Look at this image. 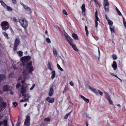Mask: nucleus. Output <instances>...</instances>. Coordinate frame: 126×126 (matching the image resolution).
I'll list each match as a JSON object with an SVG mask.
<instances>
[{
	"label": "nucleus",
	"instance_id": "39",
	"mask_svg": "<svg viewBox=\"0 0 126 126\" xmlns=\"http://www.w3.org/2000/svg\"><path fill=\"white\" fill-rule=\"evenodd\" d=\"M18 53V55L20 56H22V52L21 51H19Z\"/></svg>",
	"mask_w": 126,
	"mask_h": 126
},
{
	"label": "nucleus",
	"instance_id": "44",
	"mask_svg": "<svg viewBox=\"0 0 126 126\" xmlns=\"http://www.w3.org/2000/svg\"><path fill=\"white\" fill-rule=\"evenodd\" d=\"M20 86V84L19 83H18L16 85V88L17 89Z\"/></svg>",
	"mask_w": 126,
	"mask_h": 126
},
{
	"label": "nucleus",
	"instance_id": "48",
	"mask_svg": "<svg viewBox=\"0 0 126 126\" xmlns=\"http://www.w3.org/2000/svg\"><path fill=\"white\" fill-rule=\"evenodd\" d=\"M70 85L71 86H73L74 85V84L72 81H71L69 83Z\"/></svg>",
	"mask_w": 126,
	"mask_h": 126
},
{
	"label": "nucleus",
	"instance_id": "38",
	"mask_svg": "<svg viewBox=\"0 0 126 126\" xmlns=\"http://www.w3.org/2000/svg\"><path fill=\"white\" fill-rule=\"evenodd\" d=\"M50 119L48 118H46L44 119V121L45 122H50Z\"/></svg>",
	"mask_w": 126,
	"mask_h": 126
},
{
	"label": "nucleus",
	"instance_id": "15",
	"mask_svg": "<svg viewBox=\"0 0 126 126\" xmlns=\"http://www.w3.org/2000/svg\"><path fill=\"white\" fill-rule=\"evenodd\" d=\"M53 89V86H51L50 88L48 93V95L49 96H51L54 93Z\"/></svg>",
	"mask_w": 126,
	"mask_h": 126
},
{
	"label": "nucleus",
	"instance_id": "57",
	"mask_svg": "<svg viewBox=\"0 0 126 126\" xmlns=\"http://www.w3.org/2000/svg\"><path fill=\"white\" fill-rule=\"evenodd\" d=\"M85 29L86 33L87 34V27L86 26H85Z\"/></svg>",
	"mask_w": 126,
	"mask_h": 126
},
{
	"label": "nucleus",
	"instance_id": "21",
	"mask_svg": "<svg viewBox=\"0 0 126 126\" xmlns=\"http://www.w3.org/2000/svg\"><path fill=\"white\" fill-rule=\"evenodd\" d=\"M19 40L17 39H16L15 41L14 45L17 46L19 45Z\"/></svg>",
	"mask_w": 126,
	"mask_h": 126
},
{
	"label": "nucleus",
	"instance_id": "6",
	"mask_svg": "<svg viewBox=\"0 0 126 126\" xmlns=\"http://www.w3.org/2000/svg\"><path fill=\"white\" fill-rule=\"evenodd\" d=\"M31 58L30 56H26L21 58L20 60L22 62L23 65H24V63L29 61Z\"/></svg>",
	"mask_w": 126,
	"mask_h": 126
},
{
	"label": "nucleus",
	"instance_id": "51",
	"mask_svg": "<svg viewBox=\"0 0 126 126\" xmlns=\"http://www.w3.org/2000/svg\"><path fill=\"white\" fill-rule=\"evenodd\" d=\"M12 0L13 3L15 4L16 3V0Z\"/></svg>",
	"mask_w": 126,
	"mask_h": 126
},
{
	"label": "nucleus",
	"instance_id": "42",
	"mask_svg": "<svg viewBox=\"0 0 126 126\" xmlns=\"http://www.w3.org/2000/svg\"><path fill=\"white\" fill-rule=\"evenodd\" d=\"M47 42L48 43H51V41L49 38H47L46 39Z\"/></svg>",
	"mask_w": 126,
	"mask_h": 126
},
{
	"label": "nucleus",
	"instance_id": "47",
	"mask_svg": "<svg viewBox=\"0 0 126 126\" xmlns=\"http://www.w3.org/2000/svg\"><path fill=\"white\" fill-rule=\"evenodd\" d=\"M14 75V73H10L9 75L10 77H13Z\"/></svg>",
	"mask_w": 126,
	"mask_h": 126
},
{
	"label": "nucleus",
	"instance_id": "16",
	"mask_svg": "<svg viewBox=\"0 0 126 126\" xmlns=\"http://www.w3.org/2000/svg\"><path fill=\"white\" fill-rule=\"evenodd\" d=\"M112 67L113 68V69L115 70L117 68V63L116 62L114 61L113 62V64L112 65Z\"/></svg>",
	"mask_w": 126,
	"mask_h": 126
},
{
	"label": "nucleus",
	"instance_id": "3",
	"mask_svg": "<svg viewBox=\"0 0 126 126\" xmlns=\"http://www.w3.org/2000/svg\"><path fill=\"white\" fill-rule=\"evenodd\" d=\"M1 25L2 29L5 31L9 27L8 23L7 21H4L2 22Z\"/></svg>",
	"mask_w": 126,
	"mask_h": 126
},
{
	"label": "nucleus",
	"instance_id": "60",
	"mask_svg": "<svg viewBox=\"0 0 126 126\" xmlns=\"http://www.w3.org/2000/svg\"><path fill=\"white\" fill-rule=\"evenodd\" d=\"M27 105V103H25L24 105V106L25 107Z\"/></svg>",
	"mask_w": 126,
	"mask_h": 126
},
{
	"label": "nucleus",
	"instance_id": "55",
	"mask_svg": "<svg viewBox=\"0 0 126 126\" xmlns=\"http://www.w3.org/2000/svg\"><path fill=\"white\" fill-rule=\"evenodd\" d=\"M105 17L106 19L107 20V21H108V20H110L109 18L106 15H105Z\"/></svg>",
	"mask_w": 126,
	"mask_h": 126
},
{
	"label": "nucleus",
	"instance_id": "35",
	"mask_svg": "<svg viewBox=\"0 0 126 126\" xmlns=\"http://www.w3.org/2000/svg\"><path fill=\"white\" fill-rule=\"evenodd\" d=\"M85 101L87 102V99L84 96L80 95H79Z\"/></svg>",
	"mask_w": 126,
	"mask_h": 126
},
{
	"label": "nucleus",
	"instance_id": "10",
	"mask_svg": "<svg viewBox=\"0 0 126 126\" xmlns=\"http://www.w3.org/2000/svg\"><path fill=\"white\" fill-rule=\"evenodd\" d=\"M88 87L89 89L92 91L96 95H98V93L96 89L94 88L93 87L90 86H88Z\"/></svg>",
	"mask_w": 126,
	"mask_h": 126
},
{
	"label": "nucleus",
	"instance_id": "14",
	"mask_svg": "<svg viewBox=\"0 0 126 126\" xmlns=\"http://www.w3.org/2000/svg\"><path fill=\"white\" fill-rule=\"evenodd\" d=\"M46 100L50 103H53L54 101V99L53 98H50V97H48L46 98Z\"/></svg>",
	"mask_w": 126,
	"mask_h": 126
},
{
	"label": "nucleus",
	"instance_id": "4",
	"mask_svg": "<svg viewBox=\"0 0 126 126\" xmlns=\"http://www.w3.org/2000/svg\"><path fill=\"white\" fill-rule=\"evenodd\" d=\"M103 5L105 11L106 12H107L109 11V3L108 0H103Z\"/></svg>",
	"mask_w": 126,
	"mask_h": 126
},
{
	"label": "nucleus",
	"instance_id": "50",
	"mask_svg": "<svg viewBox=\"0 0 126 126\" xmlns=\"http://www.w3.org/2000/svg\"><path fill=\"white\" fill-rule=\"evenodd\" d=\"M35 86V84L33 85L32 87L30 88V90H32L33 88Z\"/></svg>",
	"mask_w": 126,
	"mask_h": 126
},
{
	"label": "nucleus",
	"instance_id": "64",
	"mask_svg": "<svg viewBox=\"0 0 126 126\" xmlns=\"http://www.w3.org/2000/svg\"><path fill=\"white\" fill-rule=\"evenodd\" d=\"M87 36H88V31L87 30Z\"/></svg>",
	"mask_w": 126,
	"mask_h": 126
},
{
	"label": "nucleus",
	"instance_id": "31",
	"mask_svg": "<svg viewBox=\"0 0 126 126\" xmlns=\"http://www.w3.org/2000/svg\"><path fill=\"white\" fill-rule=\"evenodd\" d=\"M51 64L49 62L47 64V67L51 71H52V69L51 68Z\"/></svg>",
	"mask_w": 126,
	"mask_h": 126
},
{
	"label": "nucleus",
	"instance_id": "24",
	"mask_svg": "<svg viewBox=\"0 0 126 126\" xmlns=\"http://www.w3.org/2000/svg\"><path fill=\"white\" fill-rule=\"evenodd\" d=\"M3 91L4 92L8 91V87L7 85H5L3 87Z\"/></svg>",
	"mask_w": 126,
	"mask_h": 126
},
{
	"label": "nucleus",
	"instance_id": "32",
	"mask_svg": "<svg viewBox=\"0 0 126 126\" xmlns=\"http://www.w3.org/2000/svg\"><path fill=\"white\" fill-rule=\"evenodd\" d=\"M71 112H69L66 114L64 116V119H66L68 117L69 115H70Z\"/></svg>",
	"mask_w": 126,
	"mask_h": 126
},
{
	"label": "nucleus",
	"instance_id": "41",
	"mask_svg": "<svg viewBox=\"0 0 126 126\" xmlns=\"http://www.w3.org/2000/svg\"><path fill=\"white\" fill-rule=\"evenodd\" d=\"M109 101V103L111 105L113 104V103L112 101L111 100V98L108 100Z\"/></svg>",
	"mask_w": 126,
	"mask_h": 126
},
{
	"label": "nucleus",
	"instance_id": "54",
	"mask_svg": "<svg viewBox=\"0 0 126 126\" xmlns=\"http://www.w3.org/2000/svg\"><path fill=\"white\" fill-rule=\"evenodd\" d=\"M26 101H26L25 100V99H22V100H21L20 101V102H26Z\"/></svg>",
	"mask_w": 126,
	"mask_h": 126
},
{
	"label": "nucleus",
	"instance_id": "22",
	"mask_svg": "<svg viewBox=\"0 0 126 126\" xmlns=\"http://www.w3.org/2000/svg\"><path fill=\"white\" fill-rule=\"evenodd\" d=\"M110 29L111 33H114L115 31H114L115 27L114 26H110Z\"/></svg>",
	"mask_w": 126,
	"mask_h": 126
},
{
	"label": "nucleus",
	"instance_id": "45",
	"mask_svg": "<svg viewBox=\"0 0 126 126\" xmlns=\"http://www.w3.org/2000/svg\"><path fill=\"white\" fill-rule=\"evenodd\" d=\"M13 105H14V107H16V105H17V103L16 102H14L13 103Z\"/></svg>",
	"mask_w": 126,
	"mask_h": 126
},
{
	"label": "nucleus",
	"instance_id": "26",
	"mask_svg": "<svg viewBox=\"0 0 126 126\" xmlns=\"http://www.w3.org/2000/svg\"><path fill=\"white\" fill-rule=\"evenodd\" d=\"M55 75V71H52V76L51 77L52 79H53L54 78Z\"/></svg>",
	"mask_w": 126,
	"mask_h": 126
},
{
	"label": "nucleus",
	"instance_id": "2",
	"mask_svg": "<svg viewBox=\"0 0 126 126\" xmlns=\"http://www.w3.org/2000/svg\"><path fill=\"white\" fill-rule=\"evenodd\" d=\"M32 62V61H30L27 65L26 70H24V74H28L29 72H31L33 70V68L32 66H31Z\"/></svg>",
	"mask_w": 126,
	"mask_h": 126
},
{
	"label": "nucleus",
	"instance_id": "30",
	"mask_svg": "<svg viewBox=\"0 0 126 126\" xmlns=\"http://www.w3.org/2000/svg\"><path fill=\"white\" fill-rule=\"evenodd\" d=\"M115 8H116V10L117 12V13L118 14L119 16L122 15L121 13L120 12V11H119V10H118V9L117 7H116Z\"/></svg>",
	"mask_w": 126,
	"mask_h": 126
},
{
	"label": "nucleus",
	"instance_id": "1",
	"mask_svg": "<svg viewBox=\"0 0 126 126\" xmlns=\"http://www.w3.org/2000/svg\"><path fill=\"white\" fill-rule=\"evenodd\" d=\"M24 80L21 81L22 86L21 88V93L22 94V96L24 97V98L25 99V100L27 101H28L30 96L29 95L28 93L27 92V91L28 89L25 86V85L26 84L24 83Z\"/></svg>",
	"mask_w": 126,
	"mask_h": 126
},
{
	"label": "nucleus",
	"instance_id": "18",
	"mask_svg": "<svg viewBox=\"0 0 126 126\" xmlns=\"http://www.w3.org/2000/svg\"><path fill=\"white\" fill-rule=\"evenodd\" d=\"M7 121L5 120L3 121V123L2 121L0 122V126L2 124H3L4 126H7Z\"/></svg>",
	"mask_w": 126,
	"mask_h": 126
},
{
	"label": "nucleus",
	"instance_id": "58",
	"mask_svg": "<svg viewBox=\"0 0 126 126\" xmlns=\"http://www.w3.org/2000/svg\"><path fill=\"white\" fill-rule=\"evenodd\" d=\"M2 100V98L0 97V102Z\"/></svg>",
	"mask_w": 126,
	"mask_h": 126
},
{
	"label": "nucleus",
	"instance_id": "34",
	"mask_svg": "<svg viewBox=\"0 0 126 126\" xmlns=\"http://www.w3.org/2000/svg\"><path fill=\"white\" fill-rule=\"evenodd\" d=\"M97 11L96 10L95 14V18H99L98 16Z\"/></svg>",
	"mask_w": 126,
	"mask_h": 126
},
{
	"label": "nucleus",
	"instance_id": "8",
	"mask_svg": "<svg viewBox=\"0 0 126 126\" xmlns=\"http://www.w3.org/2000/svg\"><path fill=\"white\" fill-rule=\"evenodd\" d=\"M30 117L29 116H27L26 119L24 122V125L26 126H29L30 125Z\"/></svg>",
	"mask_w": 126,
	"mask_h": 126
},
{
	"label": "nucleus",
	"instance_id": "40",
	"mask_svg": "<svg viewBox=\"0 0 126 126\" xmlns=\"http://www.w3.org/2000/svg\"><path fill=\"white\" fill-rule=\"evenodd\" d=\"M63 13L66 15V16H67V13L65 10H64L63 11Z\"/></svg>",
	"mask_w": 126,
	"mask_h": 126
},
{
	"label": "nucleus",
	"instance_id": "25",
	"mask_svg": "<svg viewBox=\"0 0 126 126\" xmlns=\"http://www.w3.org/2000/svg\"><path fill=\"white\" fill-rule=\"evenodd\" d=\"M71 46H72V47L76 51H77L78 50V49L76 47L74 43L73 44H72V45H71Z\"/></svg>",
	"mask_w": 126,
	"mask_h": 126
},
{
	"label": "nucleus",
	"instance_id": "49",
	"mask_svg": "<svg viewBox=\"0 0 126 126\" xmlns=\"http://www.w3.org/2000/svg\"><path fill=\"white\" fill-rule=\"evenodd\" d=\"M17 47V46H15L14 45V46L13 47V49L15 51L16 50V47Z\"/></svg>",
	"mask_w": 126,
	"mask_h": 126
},
{
	"label": "nucleus",
	"instance_id": "11",
	"mask_svg": "<svg viewBox=\"0 0 126 126\" xmlns=\"http://www.w3.org/2000/svg\"><path fill=\"white\" fill-rule=\"evenodd\" d=\"M6 103L5 102L3 101L0 104V107L1 110H4L6 107Z\"/></svg>",
	"mask_w": 126,
	"mask_h": 126
},
{
	"label": "nucleus",
	"instance_id": "5",
	"mask_svg": "<svg viewBox=\"0 0 126 126\" xmlns=\"http://www.w3.org/2000/svg\"><path fill=\"white\" fill-rule=\"evenodd\" d=\"M19 21L20 24L24 28H25L27 26V22L25 19H21Z\"/></svg>",
	"mask_w": 126,
	"mask_h": 126
},
{
	"label": "nucleus",
	"instance_id": "62",
	"mask_svg": "<svg viewBox=\"0 0 126 126\" xmlns=\"http://www.w3.org/2000/svg\"><path fill=\"white\" fill-rule=\"evenodd\" d=\"M47 30H46L45 31V33H46V34H47Z\"/></svg>",
	"mask_w": 126,
	"mask_h": 126
},
{
	"label": "nucleus",
	"instance_id": "13",
	"mask_svg": "<svg viewBox=\"0 0 126 126\" xmlns=\"http://www.w3.org/2000/svg\"><path fill=\"white\" fill-rule=\"evenodd\" d=\"M81 9L82 10V15L83 16H86V14L85 13L86 11V9L85 8V6L84 4H83L82 5L81 7Z\"/></svg>",
	"mask_w": 126,
	"mask_h": 126
},
{
	"label": "nucleus",
	"instance_id": "37",
	"mask_svg": "<svg viewBox=\"0 0 126 126\" xmlns=\"http://www.w3.org/2000/svg\"><path fill=\"white\" fill-rule=\"evenodd\" d=\"M112 57L114 60H115L117 59L116 55L114 54H113L112 55Z\"/></svg>",
	"mask_w": 126,
	"mask_h": 126
},
{
	"label": "nucleus",
	"instance_id": "61",
	"mask_svg": "<svg viewBox=\"0 0 126 126\" xmlns=\"http://www.w3.org/2000/svg\"><path fill=\"white\" fill-rule=\"evenodd\" d=\"M113 76H114V77H116V78H117V77H118V76H117L116 75H113Z\"/></svg>",
	"mask_w": 126,
	"mask_h": 126
},
{
	"label": "nucleus",
	"instance_id": "59",
	"mask_svg": "<svg viewBox=\"0 0 126 126\" xmlns=\"http://www.w3.org/2000/svg\"><path fill=\"white\" fill-rule=\"evenodd\" d=\"M119 79V80H120V82H122V80H121V79L120 78V79Z\"/></svg>",
	"mask_w": 126,
	"mask_h": 126
},
{
	"label": "nucleus",
	"instance_id": "19",
	"mask_svg": "<svg viewBox=\"0 0 126 126\" xmlns=\"http://www.w3.org/2000/svg\"><path fill=\"white\" fill-rule=\"evenodd\" d=\"M98 21L99 22H100V19L99 18H95V27L97 28L98 25V22L97 21Z\"/></svg>",
	"mask_w": 126,
	"mask_h": 126
},
{
	"label": "nucleus",
	"instance_id": "7",
	"mask_svg": "<svg viewBox=\"0 0 126 126\" xmlns=\"http://www.w3.org/2000/svg\"><path fill=\"white\" fill-rule=\"evenodd\" d=\"M65 38L66 39L68 43L70 45V46L74 43L73 42L72 39L67 34H65Z\"/></svg>",
	"mask_w": 126,
	"mask_h": 126
},
{
	"label": "nucleus",
	"instance_id": "53",
	"mask_svg": "<svg viewBox=\"0 0 126 126\" xmlns=\"http://www.w3.org/2000/svg\"><path fill=\"white\" fill-rule=\"evenodd\" d=\"M20 124V122H18L17 123V124L16 126H19Z\"/></svg>",
	"mask_w": 126,
	"mask_h": 126
},
{
	"label": "nucleus",
	"instance_id": "12",
	"mask_svg": "<svg viewBox=\"0 0 126 126\" xmlns=\"http://www.w3.org/2000/svg\"><path fill=\"white\" fill-rule=\"evenodd\" d=\"M24 9L28 13L31 14L32 12L31 9L27 6L24 5H23Z\"/></svg>",
	"mask_w": 126,
	"mask_h": 126
},
{
	"label": "nucleus",
	"instance_id": "46",
	"mask_svg": "<svg viewBox=\"0 0 126 126\" xmlns=\"http://www.w3.org/2000/svg\"><path fill=\"white\" fill-rule=\"evenodd\" d=\"M13 20L15 22H17V19L16 17H14L13 18Z\"/></svg>",
	"mask_w": 126,
	"mask_h": 126
},
{
	"label": "nucleus",
	"instance_id": "43",
	"mask_svg": "<svg viewBox=\"0 0 126 126\" xmlns=\"http://www.w3.org/2000/svg\"><path fill=\"white\" fill-rule=\"evenodd\" d=\"M98 92L99 94L101 95L102 96V94H103V93L101 91H100L98 90Z\"/></svg>",
	"mask_w": 126,
	"mask_h": 126
},
{
	"label": "nucleus",
	"instance_id": "52",
	"mask_svg": "<svg viewBox=\"0 0 126 126\" xmlns=\"http://www.w3.org/2000/svg\"><path fill=\"white\" fill-rule=\"evenodd\" d=\"M97 4L98 5L99 8L100 7L101 5L99 2H98Z\"/></svg>",
	"mask_w": 126,
	"mask_h": 126
},
{
	"label": "nucleus",
	"instance_id": "17",
	"mask_svg": "<svg viewBox=\"0 0 126 126\" xmlns=\"http://www.w3.org/2000/svg\"><path fill=\"white\" fill-rule=\"evenodd\" d=\"M52 50L54 55L55 57L57 56L58 54V53L57 52V49L53 47L52 48Z\"/></svg>",
	"mask_w": 126,
	"mask_h": 126
},
{
	"label": "nucleus",
	"instance_id": "27",
	"mask_svg": "<svg viewBox=\"0 0 126 126\" xmlns=\"http://www.w3.org/2000/svg\"><path fill=\"white\" fill-rule=\"evenodd\" d=\"M122 16H123V24H124V26L125 27L126 29V22L125 21V18L123 17V16L122 15Z\"/></svg>",
	"mask_w": 126,
	"mask_h": 126
},
{
	"label": "nucleus",
	"instance_id": "23",
	"mask_svg": "<svg viewBox=\"0 0 126 126\" xmlns=\"http://www.w3.org/2000/svg\"><path fill=\"white\" fill-rule=\"evenodd\" d=\"M105 93H106L105 94V97L106 99L108 100L110 99L111 98L110 97L109 94L106 92H105Z\"/></svg>",
	"mask_w": 126,
	"mask_h": 126
},
{
	"label": "nucleus",
	"instance_id": "20",
	"mask_svg": "<svg viewBox=\"0 0 126 126\" xmlns=\"http://www.w3.org/2000/svg\"><path fill=\"white\" fill-rule=\"evenodd\" d=\"M72 37L75 40H78V36L77 34L73 33L72 35Z\"/></svg>",
	"mask_w": 126,
	"mask_h": 126
},
{
	"label": "nucleus",
	"instance_id": "29",
	"mask_svg": "<svg viewBox=\"0 0 126 126\" xmlns=\"http://www.w3.org/2000/svg\"><path fill=\"white\" fill-rule=\"evenodd\" d=\"M69 88L68 86H67L65 87L64 91L63 92V94L64 93V92H66L68 90Z\"/></svg>",
	"mask_w": 126,
	"mask_h": 126
},
{
	"label": "nucleus",
	"instance_id": "36",
	"mask_svg": "<svg viewBox=\"0 0 126 126\" xmlns=\"http://www.w3.org/2000/svg\"><path fill=\"white\" fill-rule=\"evenodd\" d=\"M2 33L3 35H4V36L6 38H7V39L8 38V35L7 33L4 32H3Z\"/></svg>",
	"mask_w": 126,
	"mask_h": 126
},
{
	"label": "nucleus",
	"instance_id": "63",
	"mask_svg": "<svg viewBox=\"0 0 126 126\" xmlns=\"http://www.w3.org/2000/svg\"><path fill=\"white\" fill-rule=\"evenodd\" d=\"M89 102V99H87V103H88Z\"/></svg>",
	"mask_w": 126,
	"mask_h": 126
},
{
	"label": "nucleus",
	"instance_id": "56",
	"mask_svg": "<svg viewBox=\"0 0 126 126\" xmlns=\"http://www.w3.org/2000/svg\"><path fill=\"white\" fill-rule=\"evenodd\" d=\"M94 1L95 3V4H97V3L99 2L97 0H94Z\"/></svg>",
	"mask_w": 126,
	"mask_h": 126
},
{
	"label": "nucleus",
	"instance_id": "33",
	"mask_svg": "<svg viewBox=\"0 0 126 126\" xmlns=\"http://www.w3.org/2000/svg\"><path fill=\"white\" fill-rule=\"evenodd\" d=\"M57 65L58 68V69H59L60 71H63V69L60 66L59 64H57Z\"/></svg>",
	"mask_w": 126,
	"mask_h": 126
},
{
	"label": "nucleus",
	"instance_id": "9",
	"mask_svg": "<svg viewBox=\"0 0 126 126\" xmlns=\"http://www.w3.org/2000/svg\"><path fill=\"white\" fill-rule=\"evenodd\" d=\"M0 2L1 5L5 8H6L8 11H10L12 10L13 9L11 7L8 6L2 1L0 0Z\"/></svg>",
	"mask_w": 126,
	"mask_h": 126
},
{
	"label": "nucleus",
	"instance_id": "28",
	"mask_svg": "<svg viewBox=\"0 0 126 126\" xmlns=\"http://www.w3.org/2000/svg\"><path fill=\"white\" fill-rule=\"evenodd\" d=\"M108 24L110 26H112L113 22L110 19L109 20H108Z\"/></svg>",
	"mask_w": 126,
	"mask_h": 126
}]
</instances>
